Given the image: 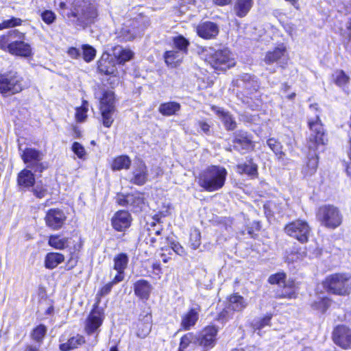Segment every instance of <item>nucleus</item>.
I'll return each mask as SVG.
<instances>
[{"label":"nucleus","mask_w":351,"mask_h":351,"mask_svg":"<svg viewBox=\"0 0 351 351\" xmlns=\"http://www.w3.org/2000/svg\"><path fill=\"white\" fill-rule=\"evenodd\" d=\"M88 104L86 101H83L82 105L76 108L75 119L78 122H83L87 117Z\"/></svg>","instance_id":"43"},{"label":"nucleus","mask_w":351,"mask_h":351,"mask_svg":"<svg viewBox=\"0 0 351 351\" xmlns=\"http://www.w3.org/2000/svg\"><path fill=\"white\" fill-rule=\"evenodd\" d=\"M253 5V0H237L234 6L236 15L240 18L245 16Z\"/></svg>","instance_id":"28"},{"label":"nucleus","mask_w":351,"mask_h":351,"mask_svg":"<svg viewBox=\"0 0 351 351\" xmlns=\"http://www.w3.org/2000/svg\"><path fill=\"white\" fill-rule=\"evenodd\" d=\"M173 44L175 47L178 49V51H182L184 53H186L189 43L185 38L182 36H179L174 38Z\"/></svg>","instance_id":"47"},{"label":"nucleus","mask_w":351,"mask_h":351,"mask_svg":"<svg viewBox=\"0 0 351 351\" xmlns=\"http://www.w3.org/2000/svg\"><path fill=\"white\" fill-rule=\"evenodd\" d=\"M147 180V167L143 162H139L132 173V176L129 178L130 182L143 185Z\"/></svg>","instance_id":"22"},{"label":"nucleus","mask_w":351,"mask_h":351,"mask_svg":"<svg viewBox=\"0 0 351 351\" xmlns=\"http://www.w3.org/2000/svg\"><path fill=\"white\" fill-rule=\"evenodd\" d=\"M189 243L193 250H197L201 244V233L198 229L195 228L191 230Z\"/></svg>","instance_id":"42"},{"label":"nucleus","mask_w":351,"mask_h":351,"mask_svg":"<svg viewBox=\"0 0 351 351\" xmlns=\"http://www.w3.org/2000/svg\"><path fill=\"white\" fill-rule=\"evenodd\" d=\"M311 133L307 138V146L309 149L315 151L318 146L324 145L327 141L325 130L318 115L308 122Z\"/></svg>","instance_id":"6"},{"label":"nucleus","mask_w":351,"mask_h":351,"mask_svg":"<svg viewBox=\"0 0 351 351\" xmlns=\"http://www.w3.org/2000/svg\"><path fill=\"white\" fill-rule=\"evenodd\" d=\"M286 275L284 273H278L272 275L269 278V282L271 284H277L279 286L285 285Z\"/></svg>","instance_id":"51"},{"label":"nucleus","mask_w":351,"mask_h":351,"mask_svg":"<svg viewBox=\"0 0 351 351\" xmlns=\"http://www.w3.org/2000/svg\"><path fill=\"white\" fill-rule=\"evenodd\" d=\"M128 263V257L125 254L121 253L116 256L114 258V269L116 271H123L125 269Z\"/></svg>","instance_id":"39"},{"label":"nucleus","mask_w":351,"mask_h":351,"mask_svg":"<svg viewBox=\"0 0 351 351\" xmlns=\"http://www.w3.org/2000/svg\"><path fill=\"white\" fill-rule=\"evenodd\" d=\"M67 53L73 58H77L81 53L80 51L75 47H70Z\"/></svg>","instance_id":"64"},{"label":"nucleus","mask_w":351,"mask_h":351,"mask_svg":"<svg viewBox=\"0 0 351 351\" xmlns=\"http://www.w3.org/2000/svg\"><path fill=\"white\" fill-rule=\"evenodd\" d=\"M191 343H197V336L192 332H189L181 338L180 348L181 350H184Z\"/></svg>","instance_id":"44"},{"label":"nucleus","mask_w":351,"mask_h":351,"mask_svg":"<svg viewBox=\"0 0 351 351\" xmlns=\"http://www.w3.org/2000/svg\"><path fill=\"white\" fill-rule=\"evenodd\" d=\"M70 239L61 237L59 234L51 235L49 237L48 244L56 250H63L69 246Z\"/></svg>","instance_id":"33"},{"label":"nucleus","mask_w":351,"mask_h":351,"mask_svg":"<svg viewBox=\"0 0 351 351\" xmlns=\"http://www.w3.org/2000/svg\"><path fill=\"white\" fill-rule=\"evenodd\" d=\"M302 257V254L300 253H293L291 252L287 256V261L288 263H293L297 261L298 260L301 259Z\"/></svg>","instance_id":"62"},{"label":"nucleus","mask_w":351,"mask_h":351,"mask_svg":"<svg viewBox=\"0 0 351 351\" xmlns=\"http://www.w3.org/2000/svg\"><path fill=\"white\" fill-rule=\"evenodd\" d=\"M335 343L343 349L351 348V329L344 325L337 326L332 333Z\"/></svg>","instance_id":"12"},{"label":"nucleus","mask_w":351,"mask_h":351,"mask_svg":"<svg viewBox=\"0 0 351 351\" xmlns=\"http://www.w3.org/2000/svg\"><path fill=\"white\" fill-rule=\"evenodd\" d=\"M287 49L283 44L279 45L272 51H267L264 58L265 64H271L274 62H278L282 66H283V64H287Z\"/></svg>","instance_id":"14"},{"label":"nucleus","mask_w":351,"mask_h":351,"mask_svg":"<svg viewBox=\"0 0 351 351\" xmlns=\"http://www.w3.org/2000/svg\"><path fill=\"white\" fill-rule=\"evenodd\" d=\"M212 110L219 116L227 130L232 131L236 129V121L229 112L215 106H212Z\"/></svg>","instance_id":"21"},{"label":"nucleus","mask_w":351,"mask_h":351,"mask_svg":"<svg viewBox=\"0 0 351 351\" xmlns=\"http://www.w3.org/2000/svg\"><path fill=\"white\" fill-rule=\"evenodd\" d=\"M184 54V52L178 50L166 51L164 55L165 62L168 66L175 68L182 62Z\"/></svg>","instance_id":"25"},{"label":"nucleus","mask_w":351,"mask_h":351,"mask_svg":"<svg viewBox=\"0 0 351 351\" xmlns=\"http://www.w3.org/2000/svg\"><path fill=\"white\" fill-rule=\"evenodd\" d=\"M335 83L339 86H343L348 84L349 77L343 71H338L334 75Z\"/></svg>","instance_id":"49"},{"label":"nucleus","mask_w":351,"mask_h":351,"mask_svg":"<svg viewBox=\"0 0 351 351\" xmlns=\"http://www.w3.org/2000/svg\"><path fill=\"white\" fill-rule=\"evenodd\" d=\"M199 318V311L196 309H191L182 317L181 326L185 330H189L193 326Z\"/></svg>","instance_id":"29"},{"label":"nucleus","mask_w":351,"mask_h":351,"mask_svg":"<svg viewBox=\"0 0 351 351\" xmlns=\"http://www.w3.org/2000/svg\"><path fill=\"white\" fill-rule=\"evenodd\" d=\"M71 15L77 17L79 21L85 25H88L93 22L97 16V12L93 5L85 1H75L73 3Z\"/></svg>","instance_id":"10"},{"label":"nucleus","mask_w":351,"mask_h":351,"mask_svg":"<svg viewBox=\"0 0 351 351\" xmlns=\"http://www.w3.org/2000/svg\"><path fill=\"white\" fill-rule=\"evenodd\" d=\"M131 165V160L127 156H119L115 158L111 165L113 171L128 169Z\"/></svg>","instance_id":"36"},{"label":"nucleus","mask_w":351,"mask_h":351,"mask_svg":"<svg viewBox=\"0 0 351 351\" xmlns=\"http://www.w3.org/2000/svg\"><path fill=\"white\" fill-rule=\"evenodd\" d=\"M115 98L114 93L106 91L100 99L99 110L101 121L106 128H110L114 122L113 114L115 112Z\"/></svg>","instance_id":"7"},{"label":"nucleus","mask_w":351,"mask_h":351,"mask_svg":"<svg viewBox=\"0 0 351 351\" xmlns=\"http://www.w3.org/2000/svg\"><path fill=\"white\" fill-rule=\"evenodd\" d=\"M151 329V316L147 315L137 323L136 335L140 338H145L149 334Z\"/></svg>","instance_id":"32"},{"label":"nucleus","mask_w":351,"mask_h":351,"mask_svg":"<svg viewBox=\"0 0 351 351\" xmlns=\"http://www.w3.org/2000/svg\"><path fill=\"white\" fill-rule=\"evenodd\" d=\"M267 145L279 158H282L285 154L282 151V145L275 138H269L267 140Z\"/></svg>","instance_id":"46"},{"label":"nucleus","mask_w":351,"mask_h":351,"mask_svg":"<svg viewBox=\"0 0 351 351\" xmlns=\"http://www.w3.org/2000/svg\"><path fill=\"white\" fill-rule=\"evenodd\" d=\"M247 303L240 295L235 293L230 296L228 308L232 311L240 312L246 308Z\"/></svg>","instance_id":"27"},{"label":"nucleus","mask_w":351,"mask_h":351,"mask_svg":"<svg viewBox=\"0 0 351 351\" xmlns=\"http://www.w3.org/2000/svg\"><path fill=\"white\" fill-rule=\"evenodd\" d=\"M282 286L285 287V290L282 291L281 293H278L279 298L291 299L296 297L295 289L291 285L288 287L285 284V285Z\"/></svg>","instance_id":"50"},{"label":"nucleus","mask_w":351,"mask_h":351,"mask_svg":"<svg viewBox=\"0 0 351 351\" xmlns=\"http://www.w3.org/2000/svg\"><path fill=\"white\" fill-rule=\"evenodd\" d=\"M318 165V158L316 154L312 155L308 158L306 167L303 169V172L306 176L313 175L317 170Z\"/></svg>","instance_id":"40"},{"label":"nucleus","mask_w":351,"mask_h":351,"mask_svg":"<svg viewBox=\"0 0 351 351\" xmlns=\"http://www.w3.org/2000/svg\"><path fill=\"white\" fill-rule=\"evenodd\" d=\"M152 291V286L145 280H138L134 284V292L142 299H147Z\"/></svg>","instance_id":"30"},{"label":"nucleus","mask_w":351,"mask_h":351,"mask_svg":"<svg viewBox=\"0 0 351 351\" xmlns=\"http://www.w3.org/2000/svg\"><path fill=\"white\" fill-rule=\"evenodd\" d=\"M316 216L322 226L330 229L337 228L343 221V215L339 208L332 205L319 208Z\"/></svg>","instance_id":"4"},{"label":"nucleus","mask_w":351,"mask_h":351,"mask_svg":"<svg viewBox=\"0 0 351 351\" xmlns=\"http://www.w3.org/2000/svg\"><path fill=\"white\" fill-rule=\"evenodd\" d=\"M66 219L65 213L59 208H51L49 210L45 217L47 226L52 230L60 229Z\"/></svg>","instance_id":"13"},{"label":"nucleus","mask_w":351,"mask_h":351,"mask_svg":"<svg viewBox=\"0 0 351 351\" xmlns=\"http://www.w3.org/2000/svg\"><path fill=\"white\" fill-rule=\"evenodd\" d=\"M351 276L345 273H336L328 276L323 282L328 293L341 296L348 295L351 292Z\"/></svg>","instance_id":"2"},{"label":"nucleus","mask_w":351,"mask_h":351,"mask_svg":"<svg viewBox=\"0 0 351 351\" xmlns=\"http://www.w3.org/2000/svg\"><path fill=\"white\" fill-rule=\"evenodd\" d=\"M130 214L125 210L117 212L112 219V225L117 231H123L130 226Z\"/></svg>","instance_id":"19"},{"label":"nucleus","mask_w":351,"mask_h":351,"mask_svg":"<svg viewBox=\"0 0 351 351\" xmlns=\"http://www.w3.org/2000/svg\"><path fill=\"white\" fill-rule=\"evenodd\" d=\"M226 176L227 171L224 167L212 165L199 173L197 182L204 190L213 192L223 186Z\"/></svg>","instance_id":"1"},{"label":"nucleus","mask_w":351,"mask_h":351,"mask_svg":"<svg viewBox=\"0 0 351 351\" xmlns=\"http://www.w3.org/2000/svg\"><path fill=\"white\" fill-rule=\"evenodd\" d=\"M24 39L16 38L10 46V53L22 57H30L32 55L29 44L25 43Z\"/></svg>","instance_id":"18"},{"label":"nucleus","mask_w":351,"mask_h":351,"mask_svg":"<svg viewBox=\"0 0 351 351\" xmlns=\"http://www.w3.org/2000/svg\"><path fill=\"white\" fill-rule=\"evenodd\" d=\"M47 331V328L45 326L40 324L36 327L32 332V338L36 342L40 343L43 341Z\"/></svg>","instance_id":"41"},{"label":"nucleus","mask_w":351,"mask_h":351,"mask_svg":"<svg viewBox=\"0 0 351 351\" xmlns=\"http://www.w3.org/2000/svg\"><path fill=\"white\" fill-rule=\"evenodd\" d=\"M272 317L271 314H267L264 317L254 321L253 323V328L254 330H261L266 326H269L270 324L271 319Z\"/></svg>","instance_id":"48"},{"label":"nucleus","mask_w":351,"mask_h":351,"mask_svg":"<svg viewBox=\"0 0 351 351\" xmlns=\"http://www.w3.org/2000/svg\"><path fill=\"white\" fill-rule=\"evenodd\" d=\"M113 285H114L111 282H109V283L106 284V285H104L97 293V298H99L101 297H104V296L106 295L107 294H108L111 291V289H112Z\"/></svg>","instance_id":"58"},{"label":"nucleus","mask_w":351,"mask_h":351,"mask_svg":"<svg viewBox=\"0 0 351 351\" xmlns=\"http://www.w3.org/2000/svg\"><path fill=\"white\" fill-rule=\"evenodd\" d=\"M103 319L104 316L99 310H93L86 322V332L88 335H91L93 332H96L102 324Z\"/></svg>","instance_id":"17"},{"label":"nucleus","mask_w":351,"mask_h":351,"mask_svg":"<svg viewBox=\"0 0 351 351\" xmlns=\"http://www.w3.org/2000/svg\"><path fill=\"white\" fill-rule=\"evenodd\" d=\"M41 18L45 23L50 25L55 21L56 15L51 10H47L41 13Z\"/></svg>","instance_id":"52"},{"label":"nucleus","mask_w":351,"mask_h":351,"mask_svg":"<svg viewBox=\"0 0 351 351\" xmlns=\"http://www.w3.org/2000/svg\"><path fill=\"white\" fill-rule=\"evenodd\" d=\"M21 19L19 18L12 17L10 19L5 20L2 22L3 27L10 28L19 26L21 24Z\"/></svg>","instance_id":"55"},{"label":"nucleus","mask_w":351,"mask_h":351,"mask_svg":"<svg viewBox=\"0 0 351 351\" xmlns=\"http://www.w3.org/2000/svg\"><path fill=\"white\" fill-rule=\"evenodd\" d=\"M83 58L84 60L89 62L92 61L96 56V50L88 45H84L82 47Z\"/></svg>","instance_id":"45"},{"label":"nucleus","mask_w":351,"mask_h":351,"mask_svg":"<svg viewBox=\"0 0 351 351\" xmlns=\"http://www.w3.org/2000/svg\"><path fill=\"white\" fill-rule=\"evenodd\" d=\"M198 125L200 128L201 130L205 134H206V135L210 134V126L207 122L203 121H199L198 122Z\"/></svg>","instance_id":"60"},{"label":"nucleus","mask_w":351,"mask_h":351,"mask_svg":"<svg viewBox=\"0 0 351 351\" xmlns=\"http://www.w3.org/2000/svg\"><path fill=\"white\" fill-rule=\"evenodd\" d=\"M23 80L17 72L10 71L0 75V93L4 96L16 94L23 90Z\"/></svg>","instance_id":"5"},{"label":"nucleus","mask_w":351,"mask_h":351,"mask_svg":"<svg viewBox=\"0 0 351 351\" xmlns=\"http://www.w3.org/2000/svg\"><path fill=\"white\" fill-rule=\"evenodd\" d=\"M155 223H153V228H149L147 230L148 236L145 238V241L147 244H149L150 245H154L156 242L158 241L159 239H162V237H160L162 228H155Z\"/></svg>","instance_id":"38"},{"label":"nucleus","mask_w":351,"mask_h":351,"mask_svg":"<svg viewBox=\"0 0 351 351\" xmlns=\"http://www.w3.org/2000/svg\"><path fill=\"white\" fill-rule=\"evenodd\" d=\"M233 317V311L228 308V306L218 315L217 319L222 322H227Z\"/></svg>","instance_id":"53"},{"label":"nucleus","mask_w":351,"mask_h":351,"mask_svg":"<svg viewBox=\"0 0 351 351\" xmlns=\"http://www.w3.org/2000/svg\"><path fill=\"white\" fill-rule=\"evenodd\" d=\"M204 53L205 60L215 69L223 71L235 64L234 58L227 48H209L205 50Z\"/></svg>","instance_id":"3"},{"label":"nucleus","mask_w":351,"mask_h":351,"mask_svg":"<svg viewBox=\"0 0 351 351\" xmlns=\"http://www.w3.org/2000/svg\"><path fill=\"white\" fill-rule=\"evenodd\" d=\"M72 150L80 158H83V157L86 155L84 147L77 142L73 143Z\"/></svg>","instance_id":"54"},{"label":"nucleus","mask_w":351,"mask_h":351,"mask_svg":"<svg viewBox=\"0 0 351 351\" xmlns=\"http://www.w3.org/2000/svg\"><path fill=\"white\" fill-rule=\"evenodd\" d=\"M64 261V256L60 253L49 252L47 253L45 258V266L47 269H54L59 264Z\"/></svg>","instance_id":"31"},{"label":"nucleus","mask_w":351,"mask_h":351,"mask_svg":"<svg viewBox=\"0 0 351 351\" xmlns=\"http://www.w3.org/2000/svg\"><path fill=\"white\" fill-rule=\"evenodd\" d=\"M171 248L175 253L180 256H183L185 254V250L184 247L178 243L171 242Z\"/></svg>","instance_id":"59"},{"label":"nucleus","mask_w":351,"mask_h":351,"mask_svg":"<svg viewBox=\"0 0 351 351\" xmlns=\"http://www.w3.org/2000/svg\"><path fill=\"white\" fill-rule=\"evenodd\" d=\"M115 198L116 202L119 205L128 207L133 212H140L145 206L144 195L139 192H134L126 195L118 193Z\"/></svg>","instance_id":"9"},{"label":"nucleus","mask_w":351,"mask_h":351,"mask_svg":"<svg viewBox=\"0 0 351 351\" xmlns=\"http://www.w3.org/2000/svg\"><path fill=\"white\" fill-rule=\"evenodd\" d=\"M86 340L84 336L76 335L70 337L66 342L60 343L59 348L61 351H69L77 348L85 343Z\"/></svg>","instance_id":"24"},{"label":"nucleus","mask_w":351,"mask_h":351,"mask_svg":"<svg viewBox=\"0 0 351 351\" xmlns=\"http://www.w3.org/2000/svg\"><path fill=\"white\" fill-rule=\"evenodd\" d=\"M117 274L114 276L112 280L110 282L113 285L117 284L124 279V271H117Z\"/></svg>","instance_id":"63"},{"label":"nucleus","mask_w":351,"mask_h":351,"mask_svg":"<svg viewBox=\"0 0 351 351\" xmlns=\"http://www.w3.org/2000/svg\"><path fill=\"white\" fill-rule=\"evenodd\" d=\"M234 141L239 143L247 144L250 143V140L245 135V134H241V132L236 134Z\"/></svg>","instance_id":"61"},{"label":"nucleus","mask_w":351,"mask_h":351,"mask_svg":"<svg viewBox=\"0 0 351 351\" xmlns=\"http://www.w3.org/2000/svg\"><path fill=\"white\" fill-rule=\"evenodd\" d=\"M180 110V104L175 101L163 103L158 108V111L164 116L173 115Z\"/></svg>","instance_id":"34"},{"label":"nucleus","mask_w":351,"mask_h":351,"mask_svg":"<svg viewBox=\"0 0 351 351\" xmlns=\"http://www.w3.org/2000/svg\"><path fill=\"white\" fill-rule=\"evenodd\" d=\"M34 195L38 198H43L47 195V190L42 185L37 184L32 190Z\"/></svg>","instance_id":"57"},{"label":"nucleus","mask_w":351,"mask_h":351,"mask_svg":"<svg viewBox=\"0 0 351 351\" xmlns=\"http://www.w3.org/2000/svg\"><path fill=\"white\" fill-rule=\"evenodd\" d=\"M113 56L117 59L119 64H123L125 62L130 60L134 56V53L127 48H123L121 46H116L112 50Z\"/></svg>","instance_id":"26"},{"label":"nucleus","mask_w":351,"mask_h":351,"mask_svg":"<svg viewBox=\"0 0 351 351\" xmlns=\"http://www.w3.org/2000/svg\"><path fill=\"white\" fill-rule=\"evenodd\" d=\"M21 158L27 167L35 168V171H42L44 167L40 162L43 158V154L33 148H26L21 154Z\"/></svg>","instance_id":"11"},{"label":"nucleus","mask_w":351,"mask_h":351,"mask_svg":"<svg viewBox=\"0 0 351 351\" xmlns=\"http://www.w3.org/2000/svg\"><path fill=\"white\" fill-rule=\"evenodd\" d=\"M119 34V37L124 41H130L135 38L134 33H132L128 27L123 28Z\"/></svg>","instance_id":"56"},{"label":"nucleus","mask_w":351,"mask_h":351,"mask_svg":"<svg viewBox=\"0 0 351 351\" xmlns=\"http://www.w3.org/2000/svg\"><path fill=\"white\" fill-rule=\"evenodd\" d=\"M97 69L99 73L105 75H116L117 66L113 58L106 52L103 53L97 61Z\"/></svg>","instance_id":"16"},{"label":"nucleus","mask_w":351,"mask_h":351,"mask_svg":"<svg viewBox=\"0 0 351 351\" xmlns=\"http://www.w3.org/2000/svg\"><path fill=\"white\" fill-rule=\"evenodd\" d=\"M25 34L19 32L16 29L10 31L8 34L0 36V49L10 53V46L14 40L25 39Z\"/></svg>","instance_id":"23"},{"label":"nucleus","mask_w":351,"mask_h":351,"mask_svg":"<svg viewBox=\"0 0 351 351\" xmlns=\"http://www.w3.org/2000/svg\"><path fill=\"white\" fill-rule=\"evenodd\" d=\"M217 332V328L214 326L206 327L201 333L197 336V344L206 349L213 348L215 344Z\"/></svg>","instance_id":"15"},{"label":"nucleus","mask_w":351,"mask_h":351,"mask_svg":"<svg viewBox=\"0 0 351 351\" xmlns=\"http://www.w3.org/2000/svg\"><path fill=\"white\" fill-rule=\"evenodd\" d=\"M237 171L239 173H246L252 178H256L258 175L257 165L252 162H250L248 164L239 165L237 166Z\"/></svg>","instance_id":"37"},{"label":"nucleus","mask_w":351,"mask_h":351,"mask_svg":"<svg viewBox=\"0 0 351 351\" xmlns=\"http://www.w3.org/2000/svg\"><path fill=\"white\" fill-rule=\"evenodd\" d=\"M197 33L202 38L211 39L218 34L219 28L215 23L206 21L197 25Z\"/></svg>","instance_id":"20"},{"label":"nucleus","mask_w":351,"mask_h":351,"mask_svg":"<svg viewBox=\"0 0 351 351\" xmlns=\"http://www.w3.org/2000/svg\"><path fill=\"white\" fill-rule=\"evenodd\" d=\"M35 178L30 170L23 169L18 176V183L20 186L29 187L34 184Z\"/></svg>","instance_id":"35"},{"label":"nucleus","mask_w":351,"mask_h":351,"mask_svg":"<svg viewBox=\"0 0 351 351\" xmlns=\"http://www.w3.org/2000/svg\"><path fill=\"white\" fill-rule=\"evenodd\" d=\"M284 230L287 235L304 243L308 241L311 228L306 221L297 219L287 224Z\"/></svg>","instance_id":"8"}]
</instances>
